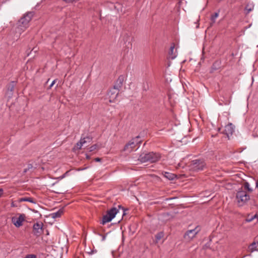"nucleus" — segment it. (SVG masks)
<instances>
[{
  "mask_svg": "<svg viewBox=\"0 0 258 258\" xmlns=\"http://www.w3.org/2000/svg\"><path fill=\"white\" fill-rule=\"evenodd\" d=\"M43 224L42 222H37L33 225V232L37 236H40L43 232Z\"/></svg>",
  "mask_w": 258,
  "mask_h": 258,
  "instance_id": "obj_8",
  "label": "nucleus"
},
{
  "mask_svg": "<svg viewBox=\"0 0 258 258\" xmlns=\"http://www.w3.org/2000/svg\"><path fill=\"white\" fill-rule=\"evenodd\" d=\"M244 187L249 191H252V189L250 187L249 183L248 182H245L244 183Z\"/></svg>",
  "mask_w": 258,
  "mask_h": 258,
  "instance_id": "obj_23",
  "label": "nucleus"
},
{
  "mask_svg": "<svg viewBox=\"0 0 258 258\" xmlns=\"http://www.w3.org/2000/svg\"><path fill=\"white\" fill-rule=\"evenodd\" d=\"M63 213V210L62 209H59L56 212H53L51 214L50 216L51 218L55 219L57 218L60 217L62 214Z\"/></svg>",
  "mask_w": 258,
  "mask_h": 258,
  "instance_id": "obj_14",
  "label": "nucleus"
},
{
  "mask_svg": "<svg viewBox=\"0 0 258 258\" xmlns=\"http://www.w3.org/2000/svg\"><path fill=\"white\" fill-rule=\"evenodd\" d=\"M254 5L253 3H248L246 5L244 8V13L245 15L248 14L250 12L252 11L254 9Z\"/></svg>",
  "mask_w": 258,
  "mask_h": 258,
  "instance_id": "obj_13",
  "label": "nucleus"
},
{
  "mask_svg": "<svg viewBox=\"0 0 258 258\" xmlns=\"http://www.w3.org/2000/svg\"><path fill=\"white\" fill-rule=\"evenodd\" d=\"M101 159L100 158H96L95 159V161H96V162H99V161H101Z\"/></svg>",
  "mask_w": 258,
  "mask_h": 258,
  "instance_id": "obj_32",
  "label": "nucleus"
},
{
  "mask_svg": "<svg viewBox=\"0 0 258 258\" xmlns=\"http://www.w3.org/2000/svg\"><path fill=\"white\" fill-rule=\"evenodd\" d=\"M92 137L90 136H87L83 138H81L80 139L82 143H83L84 145L87 143H90L92 141Z\"/></svg>",
  "mask_w": 258,
  "mask_h": 258,
  "instance_id": "obj_17",
  "label": "nucleus"
},
{
  "mask_svg": "<svg viewBox=\"0 0 258 258\" xmlns=\"http://www.w3.org/2000/svg\"><path fill=\"white\" fill-rule=\"evenodd\" d=\"M142 142L140 140V137L137 136L132 139L124 147V150L125 151L131 152H132L137 146L140 145Z\"/></svg>",
  "mask_w": 258,
  "mask_h": 258,
  "instance_id": "obj_4",
  "label": "nucleus"
},
{
  "mask_svg": "<svg viewBox=\"0 0 258 258\" xmlns=\"http://www.w3.org/2000/svg\"><path fill=\"white\" fill-rule=\"evenodd\" d=\"M55 82H56V80H54L52 82V83H51V84L50 85V86L49 87V89H50L54 85V84L55 83Z\"/></svg>",
  "mask_w": 258,
  "mask_h": 258,
  "instance_id": "obj_30",
  "label": "nucleus"
},
{
  "mask_svg": "<svg viewBox=\"0 0 258 258\" xmlns=\"http://www.w3.org/2000/svg\"><path fill=\"white\" fill-rule=\"evenodd\" d=\"M124 81V77L123 76H120L116 81L113 87L119 90L122 86Z\"/></svg>",
  "mask_w": 258,
  "mask_h": 258,
  "instance_id": "obj_12",
  "label": "nucleus"
},
{
  "mask_svg": "<svg viewBox=\"0 0 258 258\" xmlns=\"http://www.w3.org/2000/svg\"><path fill=\"white\" fill-rule=\"evenodd\" d=\"M24 220L25 216L23 214L20 215L18 217H14L12 218V222L16 227L22 226Z\"/></svg>",
  "mask_w": 258,
  "mask_h": 258,
  "instance_id": "obj_9",
  "label": "nucleus"
},
{
  "mask_svg": "<svg viewBox=\"0 0 258 258\" xmlns=\"http://www.w3.org/2000/svg\"><path fill=\"white\" fill-rule=\"evenodd\" d=\"M118 209H121L123 211L122 215H124L125 214V210L123 208H122L120 205L118 206Z\"/></svg>",
  "mask_w": 258,
  "mask_h": 258,
  "instance_id": "obj_29",
  "label": "nucleus"
},
{
  "mask_svg": "<svg viewBox=\"0 0 258 258\" xmlns=\"http://www.w3.org/2000/svg\"><path fill=\"white\" fill-rule=\"evenodd\" d=\"M19 201L20 202H30L32 203H35V202L33 201V199L31 198H27V197L21 198L19 199Z\"/></svg>",
  "mask_w": 258,
  "mask_h": 258,
  "instance_id": "obj_19",
  "label": "nucleus"
},
{
  "mask_svg": "<svg viewBox=\"0 0 258 258\" xmlns=\"http://www.w3.org/2000/svg\"><path fill=\"white\" fill-rule=\"evenodd\" d=\"M164 235V232L162 231L157 233L155 235V243H158V242L163 237Z\"/></svg>",
  "mask_w": 258,
  "mask_h": 258,
  "instance_id": "obj_15",
  "label": "nucleus"
},
{
  "mask_svg": "<svg viewBox=\"0 0 258 258\" xmlns=\"http://www.w3.org/2000/svg\"><path fill=\"white\" fill-rule=\"evenodd\" d=\"M174 49V45H172L170 47L169 51V54L170 55V57L171 59H174L176 57V54L175 53H173Z\"/></svg>",
  "mask_w": 258,
  "mask_h": 258,
  "instance_id": "obj_18",
  "label": "nucleus"
},
{
  "mask_svg": "<svg viewBox=\"0 0 258 258\" xmlns=\"http://www.w3.org/2000/svg\"><path fill=\"white\" fill-rule=\"evenodd\" d=\"M119 91V90L113 87L108 91V95L110 98L109 101L110 102L114 101V100L116 98L118 94Z\"/></svg>",
  "mask_w": 258,
  "mask_h": 258,
  "instance_id": "obj_10",
  "label": "nucleus"
},
{
  "mask_svg": "<svg viewBox=\"0 0 258 258\" xmlns=\"http://www.w3.org/2000/svg\"><path fill=\"white\" fill-rule=\"evenodd\" d=\"M33 16V13L29 12L24 15V16L19 20V27L21 30H23V29H25L28 27L29 23Z\"/></svg>",
  "mask_w": 258,
  "mask_h": 258,
  "instance_id": "obj_5",
  "label": "nucleus"
},
{
  "mask_svg": "<svg viewBox=\"0 0 258 258\" xmlns=\"http://www.w3.org/2000/svg\"><path fill=\"white\" fill-rule=\"evenodd\" d=\"M83 143H82V142L81 141V140H80V141L79 142H78L76 146H75V148L78 149V150H80L81 149L82 147L83 146Z\"/></svg>",
  "mask_w": 258,
  "mask_h": 258,
  "instance_id": "obj_24",
  "label": "nucleus"
},
{
  "mask_svg": "<svg viewBox=\"0 0 258 258\" xmlns=\"http://www.w3.org/2000/svg\"><path fill=\"white\" fill-rule=\"evenodd\" d=\"M32 168V165L31 164L28 165V168L24 169L23 172L26 173L27 172L28 170Z\"/></svg>",
  "mask_w": 258,
  "mask_h": 258,
  "instance_id": "obj_27",
  "label": "nucleus"
},
{
  "mask_svg": "<svg viewBox=\"0 0 258 258\" xmlns=\"http://www.w3.org/2000/svg\"><path fill=\"white\" fill-rule=\"evenodd\" d=\"M68 172V171L66 172V173H64L62 176L61 178H62L66 176V175L67 174Z\"/></svg>",
  "mask_w": 258,
  "mask_h": 258,
  "instance_id": "obj_34",
  "label": "nucleus"
},
{
  "mask_svg": "<svg viewBox=\"0 0 258 258\" xmlns=\"http://www.w3.org/2000/svg\"><path fill=\"white\" fill-rule=\"evenodd\" d=\"M206 164L203 160L196 159L191 161L190 164L191 168L196 171L203 170Z\"/></svg>",
  "mask_w": 258,
  "mask_h": 258,
  "instance_id": "obj_7",
  "label": "nucleus"
},
{
  "mask_svg": "<svg viewBox=\"0 0 258 258\" xmlns=\"http://www.w3.org/2000/svg\"><path fill=\"white\" fill-rule=\"evenodd\" d=\"M237 202L239 206L244 205L249 201V196L244 190H239L236 196Z\"/></svg>",
  "mask_w": 258,
  "mask_h": 258,
  "instance_id": "obj_3",
  "label": "nucleus"
},
{
  "mask_svg": "<svg viewBox=\"0 0 258 258\" xmlns=\"http://www.w3.org/2000/svg\"><path fill=\"white\" fill-rule=\"evenodd\" d=\"M119 212V209L115 207H113L107 211L106 214L102 217L101 224H105L106 223L110 222Z\"/></svg>",
  "mask_w": 258,
  "mask_h": 258,
  "instance_id": "obj_2",
  "label": "nucleus"
},
{
  "mask_svg": "<svg viewBox=\"0 0 258 258\" xmlns=\"http://www.w3.org/2000/svg\"><path fill=\"white\" fill-rule=\"evenodd\" d=\"M234 131V129L233 124L231 123H229L225 126L223 133L225 134L228 139H229L230 136L233 134Z\"/></svg>",
  "mask_w": 258,
  "mask_h": 258,
  "instance_id": "obj_11",
  "label": "nucleus"
},
{
  "mask_svg": "<svg viewBox=\"0 0 258 258\" xmlns=\"http://www.w3.org/2000/svg\"><path fill=\"white\" fill-rule=\"evenodd\" d=\"M200 231V228L197 226L193 229L188 230L184 233L183 237L187 241H191Z\"/></svg>",
  "mask_w": 258,
  "mask_h": 258,
  "instance_id": "obj_6",
  "label": "nucleus"
},
{
  "mask_svg": "<svg viewBox=\"0 0 258 258\" xmlns=\"http://www.w3.org/2000/svg\"><path fill=\"white\" fill-rule=\"evenodd\" d=\"M212 69H213V70H216V68H215V63H214V64H213Z\"/></svg>",
  "mask_w": 258,
  "mask_h": 258,
  "instance_id": "obj_35",
  "label": "nucleus"
},
{
  "mask_svg": "<svg viewBox=\"0 0 258 258\" xmlns=\"http://www.w3.org/2000/svg\"><path fill=\"white\" fill-rule=\"evenodd\" d=\"M256 244H257L258 245V241L257 242H256Z\"/></svg>",
  "mask_w": 258,
  "mask_h": 258,
  "instance_id": "obj_37",
  "label": "nucleus"
},
{
  "mask_svg": "<svg viewBox=\"0 0 258 258\" xmlns=\"http://www.w3.org/2000/svg\"><path fill=\"white\" fill-rule=\"evenodd\" d=\"M256 217L257 215L256 214L254 215H248L245 220L247 222H250Z\"/></svg>",
  "mask_w": 258,
  "mask_h": 258,
  "instance_id": "obj_21",
  "label": "nucleus"
},
{
  "mask_svg": "<svg viewBox=\"0 0 258 258\" xmlns=\"http://www.w3.org/2000/svg\"><path fill=\"white\" fill-rule=\"evenodd\" d=\"M86 158H87V159H89V158H90V157H89V156L88 155H87Z\"/></svg>",
  "mask_w": 258,
  "mask_h": 258,
  "instance_id": "obj_36",
  "label": "nucleus"
},
{
  "mask_svg": "<svg viewBox=\"0 0 258 258\" xmlns=\"http://www.w3.org/2000/svg\"><path fill=\"white\" fill-rule=\"evenodd\" d=\"M98 148V146L97 144L93 145V146H91L89 148V151L92 152L95 150H96Z\"/></svg>",
  "mask_w": 258,
  "mask_h": 258,
  "instance_id": "obj_26",
  "label": "nucleus"
},
{
  "mask_svg": "<svg viewBox=\"0 0 258 258\" xmlns=\"http://www.w3.org/2000/svg\"><path fill=\"white\" fill-rule=\"evenodd\" d=\"M164 175L166 178L171 180H173L176 177V176L174 174L167 172H165Z\"/></svg>",
  "mask_w": 258,
  "mask_h": 258,
  "instance_id": "obj_16",
  "label": "nucleus"
},
{
  "mask_svg": "<svg viewBox=\"0 0 258 258\" xmlns=\"http://www.w3.org/2000/svg\"><path fill=\"white\" fill-rule=\"evenodd\" d=\"M256 247V242H252L249 247L250 252H252L254 251H258V249H257Z\"/></svg>",
  "mask_w": 258,
  "mask_h": 258,
  "instance_id": "obj_20",
  "label": "nucleus"
},
{
  "mask_svg": "<svg viewBox=\"0 0 258 258\" xmlns=\"http://www.w3.org/2000/svg\"><path fill=\"white\" fill-rule=\"evenodd\" d=\"M3 194V189L2 188H0V198L2 196Z\"/></svg>",
  "mask_w": 258,
  "mask_h": 258,
  "instance_id": "obj_31",
  "label": "nucleus"
},
{
  "mask_svg": "<svg viewBox=\"0 0 258 258\" xmlns=\"http://www.w3.org/2000/svg\"><path fill=\"white\" fill-rule=\"evenodd\" d=\"M159 154L154 152H150L148 153H142L139 158L138 160L142 163L146 162H155L159 160L160 158Z\"/></svg>",
  "mask_w": 258,
  "mask_h": 258,
  "instance_id": "obj_1",
  "label": "nucleus"
},
{
  "mask_svg": "<svg viewBox=\"0 0 258 258\" xmlns=\"http://www.w3.org/2000/svg\"><path fill=\"white\" fill-rule=\"evenodd\" d=\"M83 143H82V142L81 141V140H80V141L79 142H78L76 146H75V148L78 149V150H80L81 149L82 147L83 146Z\"/></svg>",
  "mask_w": 258,
  "mask_h": 258,
  "instance_id": "obj_25",
  "label": "nucleus"
},
{
  "mask_svg": "<svg viewBox=\"0 0 258 258\" xmlns=\"http://www.w3.org/2000/svg\"><path fill=\"white\" fill-rule=\"evenodd\" d=\"M36 256L34 254H29L27 255V256L25 258H36Z\"/></svg>",
  "mask_w": 258,
  "mask_h": 258,
  "instance_id": "obj_28",
  "label": "nucleus"
},
{
  "mask_svg": "<svg viewBox=\"0 0 258 258\" xmlns=\"http://www.w3.org/2000/svg\"><path fill=\"white\" fill-rule=\"evenodd\" d=\"M219 16V12L215 13L214 15L211 16V20L213 23H214L216 21V18Z\"/></svg>",
  "mask_w": 258,
  "mask_h": 258,
  "instance_id": "obj_22",
  "label": "nucleus"
},
{
  "mask_svg": "<svg viewBox=\"0 0 258 258\" xmlns=\"http://www.w3.org/2000/svg\"><path fill=\"white\" fill-rule=\"evenodd\" d=\"M14 85H13L11 87V88L10 89H9L11 91H13V89H14Z\"/></svg>",
  "mask_w": 258,
  "mask_h": 258,
  "instance_id": "obj_33",
  "label": "nucleus"
}]
</instances>
